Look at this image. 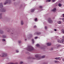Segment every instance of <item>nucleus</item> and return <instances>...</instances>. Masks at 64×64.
Wrapping results in <instances>:
<instances>
[{"label": "nucleus", "mask_w": 64, "mask_h": 64, "mask_svg": "<svg viewBox=\"0 0 64 64\" xmlns=\"http://www.w3.org/2000/svg\"><path fill=\"white\" fill-rule=\"evenodd\" d=\"M45 56H42L41 57L39 55H36L35 56V57H36L37 59H40L41 58H44L45 57Z\"/></svg>", "instance_id": "1"}, {"label": "nucleus", "mask_w": 64, "mask_h": 64, "mask_svg": "<svg viewBox=\"0 0 64 64\" xmlns=\"http://www.w3.org/2000/svg\"><path fill=\"white\" fill-rule=\"evenodd\" d=\"M27 50L28 51H32V50H33V48L32 46H28Z\"/></svg>", "instance_id": "2"}, {"label": "nucleus", "mask_w": 64, "mask_h": 64, "mask_svg": "<svg viewBox=\"0 0 64 64\" xmlns=\"http://www.w3.org/2000/svg\"><path fill=\"white\" fill-rule=\"evenodd\" d=\"M0 56L1 57H6L7 56V54L5 53H2L1 55H0Z\"/></svg>", "instance_id": "3"}, {"label": "nucleus", "mask_w": 64, "mask_h": 64, "mask_svg": "<svg viewBox=\"0 0 64 64\" xmlns=\"http://www.w3.org/2000/svg\"><path fill=\"white\" fill-rule=\"evenodd\" d=\"M64 41V40L62 39L60 40H58V43H62Z\"/></svg>", "instance_id": "4"}, {"label": "nucleus", "mask_w": 64, "mask_h": 64, "mask_svg": "<svg viewBox=\"0 0 64 64\" xmlns=\"http://www.w3.org/2000/svg\"><path fill=\"white\" fill-rule=\"evenodd\" d=\"M48 21L49 23H53V21L50 18H48Z\"/></svg>", "instance_id": "5"}, {"label": "nucleus", "mask_w": 64, "mask_h": 64, "mask_svg": "<svg viewBox=\"0 0 64 64\" xmlns=\"http://www.w3.org/2000/svg\"><path fill=\"white\" fill-rule=\"evenodd\" d=\"M10 0H6V1L4 3V4L5 5L6 4H7V3H10Z\"/></svg>", "instance_id": "6"}, {"label": "nucleus", "mask_w": 64, "mask_h": 64, "mask_svg": "<svg viewBox=\"0 0 64 64\" xmlns=\"http://www.w3.org/2000/svg\"><path fill=\"white\" fill-rule=\"evenodd\" d=\"M6 11V10L5 9L2 8L0 10V12H5Z\"/></svg>", "instance_id": "7"}, {"label": "nucleus", "mask_w": 64, "mask_h": 64, "mask_svg": "<svg viewBox=\"0 0 64 64\" xmlns=\"http://www.w3.org/2000/svg\"><path fill=\"white\" fill-rule=\"evenodd\" d=\"M56 10V8H54L53 9H52L51 10V11L52 12H55Z\"/></svg>", "instance_id": "8"}, {"label": "nucleus", "mask_w": 64, "mask_h": 64, "mask_svg": "<svg viewBox=\"0 0 64 64\" xmlns=\"http://www.w3.org/2000/svg\"><path fill=\"white\" fill-rule=\"evenodd\" d=\"M35 10V8L31 9L30 10L31 12H34Z\"/></svg>", "instance_id": "9"}, {"label": "nucleus", "mask_w": 64, "mask_h": 64, "mask_svg": "<svg viewBox=\"0 0 64 64\" xmlns=\"http://www.w3.org/2000/svg\"><path fill=\"white\" fill-rule=\"evenodd\" d=\"M35 33L38 35H40V34H41V32H36Z\"/></svg>", "instance_id": "10"}, {"label": "nucleus", "mask_w": 64, "mask_h": 64, "mask_svg": "<svg viewBox=\"0 0 64 64\" xmlns=\"http://www.w3.org/2000/svg\"><path fill=\"white\" fill-rule=\"evenodd\" d=\"M46 44L47 46H51V44L50 43H46Z\"/></svg>", "instance_id": "11"}, {"label": "nucleus", "mask_w": 64, "mask_h": 64, "mask_svg": "<svg viewBox=\"0 0 64 64\" xmlns=\"http://www.w3.org/2000/svg\"><path fill=\"white\" fill-rule=\"evenodd\" d=\"M3 4L2 3H1L0 4V7L1 8H2V7H3Z\"/></svg>", "instance_id": "12"}, {"label": "nucleus", "mask_w": 64, "mask_h": 64, "mask_svg": "<svg viewBox=\"0 0 64 64\" xmlns=\"http://www.w3.org/2000/svg\"><path fill=\"white\" fill-rule=\"evenodd\" d=\"M0 34H3V32L2 30H0Z\"/></svg>", "instance_id": "13"}, {"label": "nucleus", "mask_w": 64, "mask_h": 64, "mask_svg": "<svg viewBox=\"0 0 64 64\" xmlns=\"http://www.w3.org/2000/svg\"><path fill=\"white\" fill-rule=\"evenodd\" d=\"M24 24V23L23 22V21H22L21 22V25H23Z\"/></svg>", "instance_id": "14"}, {"label": "nucleus", "mask_w": 64, "mask_h": 64, "mask_svg": "<svg viewBox=\"0 0 64 64\" xmlns=\"http://www.w3.org/2000/svg\"><path fill=\"white\" fill-rule=\"evenodd\" d=\"M58 23L59 24H61V22L60 21H58Z\"/></svg>", "instance_id": "15"}, {"label": "nucleus", "mask_w": 64, "mask_h": 64, "mask_svg": "<svg viewBox=\"0 0 64 64\" xmlns=\"http://www.w3.org/2000/svg\"><path fill=\"white\" fill-rule=\"evenodd\" d=\"M2 38H5V37H6V36L5 35H3L2 36Z\"/></svg>", "instance_id": "16"}, {"label": "nucleus", "mask_w": 64, "mask_h": 64, "mask_svg": "<svg viewBox=\"0 0 64 64\" xmlns=\"http://www.w3.org/2000/svg\"><path fill=\"white\" fill-rule=\"evenodd\" d=\"M51 1V0H47L46 1V2H50Z\"/></svg>", "instance_id": "17"}, {"label": "nucleus", "mask_w": 64, "mask_h": 64, "mask_svg": "<svg viewBox=\"0 0 64 64\" xmlns=\"http://www.w3.org/2000/svg\"><path fill=\"white\" fill-rule=\"evenodd\" d=\"M36 47H39V44H37L36 45Z\"/></svg>", "instance_id": "18"}, {"label": "nucleus", "mask_w": 64, "mask_h": 64, "mask_svg": "<svg viewBox=\"0 0 64 64\" xmlns=\"http://www.w3.org/2000/svg\"><path fill=\"white\" fill-rule=\"evenodd\" d=\"M16 53H18V52H19V51L17 50H16Z\"/></svg>", "instance_id": "19"}, {"label": "nucleus", "mask_w": 64, "mask_h": 64, "mask_svg": "<svg viewBox=\"0 0 64 64\" xmlns=\"http://www.w3.org/2000/svg\"><path fill=\"white\" fill-rule=\"evenodd\" d=\"M32 41L33 44H34V40H33V39H32Z\"/></svg>", "instance_id": "20"}, {"label": "nucleus", "mask_w": 64, "mask_h": 64, "mask_svg": "<svg viewBox=\"0 0 64 64\" xmlns=\"http://www.w3.org/2000/svg\"><path fill=\"white\" fill-rule=\"evenodd\" d=\"M61 6V4H58V6H59V7Z\"/></svg>", "instance_id": "21"}, {"label": "nucleus", "mask_w": 64, "mask_h": 64, "mask_svg": "<svg viewBox=\"0 0 64 64\" xmlns=\"http://www.w3.org/2000/svg\"><path fill=\"white\" fill-rule=\"evenodd\" d=\"M30 38H31V37H32V34H30Z\"/></svg>", "instance_id": "22"}, {"label": "nucleus", "mask_w": 64, "mask_h": 64, "mask_svg": "<svg viewBox=\"0 0 64 64\" xmlns=\"http://www.w3.org/2000/svg\"><path fill=\"white\" fill-rule=\"evenodd\" d=\"M39 8H42V6H39Z\"/></svg>", "instance_id": "23"}, {"label": "nucleus", "mask_w": 64, "mask_h": 64, "mask_svg": "<svg viewBox=\"0 0 64 64\" xmlns=\"http://www.w3.org/2000/svg\"><path fill=\"white\" fill-rule=\"evenodd\" d=\"M56 46H58V47H60V46H61V45L58 44L56 45Z\"/></svg>", "instance_id": "24"}, {"label": "nucleus", "mask_w": 64, "mask_h": 64, "mask_svg": "<svg viewBox=\"0 0 64 64\" xmlns=\"http://www.w3.org/2000/svg\"><path fill=\"white\" fill-rule=\"evenodd\" d=\"M2 41H5V40L4 39H2Z\"/></svg>", "instance_id": "25"}, {"label": "nucleus", "mask_w": 64, "mask_h": 64, "mask_svg": "<svg viewBox=\"0 0 64 64\" xmlns=\"http://www.w3.org/2000/svg\"><path fill=\"white\" fill-rule=\"evenodd\" d=\"M37 20V18H36L35 19V21H36Z\"/></svg>", "instance_id": "26"}, {"label": "nucleus", "mask_w": 64, "mask_h": 64, "mask_svg": "<svg viewBox=\"0 0 64 64\" xmlns=\"http://www.w3.org/2000/svg\"><path fill=\"white\" fill-rule=\"evenodd\" d=\"M63 18H59V19L60 20H63Z\"/></svg>", "instance_id": "27"}, {"label": "nucleus", "mask_w": 64, "mask_h": 64, "mask_svg": "<svg viewBox=\"0 0 64 64\" xmlns=\"http://www.w3.org/2000/svg\"><path fill=\"white\" fill-rule=\"evenodd\" d=\"M1 13H0V17H1V14H2Z\"/></svg>", "instance_id": "28"}, {"label": "nucleus", "mask_w": 64, "mask_h": 64, "mask_svg": "<svg viewBox=\"0 0 64 64\" xmlns=\"http://www.w3.org/2000/svg\"><path fill=\"white\" fill-rule=\"evenodd\" d=\"M37 38H38V37H35L34 38V39H37Z\"/></svg>", "instance_id": "29"}, {"label": "nucleus", "mask_w": 64, "mask_h": 64, "mask_svg": "<svg viewBox=\"0 0 64 64\" xmlns=\"http://www.w3.org/2000/svg\"><path fill=\"white\" fill-rule=\"evenodd\" d=\"M32 59H34V60L35 59V58H34L33 57H32Z\"/></svg>", "instance_id": "30"}, {"label": "nucleus", "mask_w": 64, "mask_h": 64, "mask_svg": "<svg viewBox=\"0 0 64 64\" xmlns=\"http://www.w3.org/2000/svg\"><path fill=\"white\" fill-rule=\"evenodd\" d=\"M20 64H22V63H23V62H20Z\"/></svg>", "instance_id": "31"}, {"label": "nucleus", "mask_w": 64, "mask_h": 64, "mask_svg": "<svg viewBox=\"0 0 64 64\" xmlns=\"http://www.w3.org/2000/svg\"><path fill=\"white\" fill-rule=\"evenodd\" d=\"M52 1L53 2H55V0H52Z\"/></svg>", "instance_id": "32"}, {"label": "nucleus", "mask_w": 64, "mask_h": 64, "mask_svg": "<svg viewBox=\"0 0 64 64\" xmlns=\"http://www.w3.org/2000/svg\"><path fill=\"white\" fill-rule=\"evenodd\" d=\"M44 28H45V29H47V27H46V26H45V27H44Z\"/></svg>", "instance_id": "33"}, {"label": "nucleus", "mask_w": 64, "mask_h": 64, "mask_svg": "<svg viewBox=\"0 0 64 64\" xmlns=\"http://www.w3.org/2000/svg\"><path fill=\"white\" fill-rule=\"evenodd\" d=\"M21 42V41H18V43H20Z\"/></svg>", "instance_id": "34"}, {"label": "nucleus", "mask_w": 64, "mask_h": 64, "mask_svg": "<svg viewBox=\"0 0 64 64\" xmlns=\"http://www.w3.org/2000/svg\"><path fill=\"white\" fill-rule=\"evenodd\" d=\"M36 26H34V28H36Z\"/></svg>", "instance_id": "35"}, {"label": "nucleus", "mask_w": 64, "mask_h": 64, "mask_svg": "<svg viewBox=\"0 0 64 64\" xmlns=\"http://www.w3.org/2000/svg\"><path fill=\"white\" fill-rule=\"evenodd\" d=\"M59 58H56V60H57V59H59Z\"/></svg>", "instance_id": "36"}, {"label": "nucleus", "mask_w": 64, "mask_h": 64, "mask_svg": "<svg viewBox=\"0 0 64 64\" xmlns=\"http://www.w3.org/2000/svg\"><path fill=\"white\" fill-rule=\"evenodd\" d=\"M62 38H63V39L64 38V36H62Z\"/></svg>", "instance_id": "37"}, {"label": "nucleus", "mask_w": 64, "mask_h": 64, "mask_svg": "<svg viewBox=\"0 0 64 64\" xmlns=\"http://www.w3.org/2000/svg\"><path fill=\"white\" fill-rule=\"evenodd\" d=\"M30 57L29 58H28V59H30Z\"/></svg>", "instance_id": "38"}, {"label": "nucleus", "mask_w": 64, "mask_h": 64, "mask_svg": "<svg viewBox=\"0 0 64 64\" xmlns=\"http://www.w3.org/2000/svg\"><path fill=\"white\" fill-rule=\"evenodd\" d=\"M62 61L64 62V58L62 59Z\"/></svg>", "instance_id": "39"}, {"label": "nucleus", "mask_w": 64, "mask_h": 64, "mask_svg": "<svg viewBox=\"0 0 64 64\" xmlns=\"http://www.w3.org/2000/svg\"><path fill=\"white\" fill-rule=\"evenodd\" d=\"M54 31H56V29H55L54 30Z\"/></svg>", "instance_id": "40"}, {"label": "nucleus", "mask_w": 64, "mask_h": 64, "mask_svg": "<svg viewBox=\"0 0 64 64\" xmlns=\"http://www.w3.org/2000/svg\"><path fill=\"white\" fill-rule=\"evenodd\" d=\"M63 16L64 17V14H62Z\"/></svg>", "instance_id": "41"}, {"label": "nucleus", "mask_w": 64, "mask_h": 64, "mask_svg": "<svg viewBox=\"0 0 64 64\" xmlns=\"http://www.w3.org/2000/svg\"><path fill=\"white\" fill-rule=\"evenodd\" d=\"M43 64H47L45 63V62H44Z\"/></svg>", "instance_id": "42"}, {"label": "nucleus", "mask_w": 64, "mask_h": 64, "mask_svg": "<svg viewBox=\"0 0 64 64\" xmlns=\"http://www.w3.org/2000/svg\"><path fill=\"white\" fill-rule=\"evenodd\" d=\"M54 62H55V63H56V61H55Z\"/></svg>", "instance_id": "43"}, {"label": "nucleus", "mask_w": 64, "mask_h": 64, "mask_svg": "<svg viewBox=\"0 0 64 64\" xmlns=\"http://www.w3.org/2000/svg\"><path fill=\"white\" fill-rule=\"evenodd\" d=\"M64 20V18H62V20Z\"/></svg>", "instance_id": "44"}, {"label": "nucleus", "mask_w": 64, "mask_h": 64, "mask_svg": "<svg viewBox=\"0 0 64 64\" xmlns=\"http://www.w3.org/2000/svg\"><path fill=\"white\" fill-rule=\"evenodd\" d=\"M25 40H27V39H25Z\"/></svg>", "instance_id": "45"}, {"label": "nucleus", "mask_w": 64, "mask_h": 64, "mask_svg": "<svg viewBox=\"0 0 64 64\" xmlns=\"http://www.w3.org/2000/svg\"><path fill=\"white\" fill-rule=\"evenodd\" d=\"M55 59H56V58H55Z\"/></svg>", "instance_id": "46"}, {"label": "nucleus", "mask_w": 64, "mask_h": 64, "mask_svg": "<svg viewBox=\"0 0 64 64\" xmlns=\"http://www.w3.org/2000/svg\"><path fill=\"white\" fill-rule=\"evenodd\" d=\"M13 0L14 1V0Z\"/></svg>", "instance_id": "47"}]
</instances>
